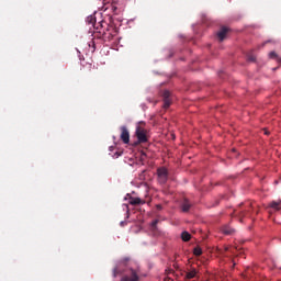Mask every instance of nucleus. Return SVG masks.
<instances>
[{"mask_svg": "<svg viewBox=\"0 0 281 281\" xmlns=\"http://www.w3.org/2000/svg\"><path fill=\"white\" fill-rule=\"evenodd\" d=\"M121 225H124V222H121Z\"/></svg>", "mask_w": 281, "mask_h": 281, "instance_id": "5701e85b", "label": "nucleus"}, {"mask_svg": "<svg viewBox=\"0 0 281 281\" xmlns=\"http://www.w3.org/2000/svg\"><path fill=\"white\" fill-rule=\"evenodd\" d=\"M159 223V220H155L151 222V229H157V224Z\"/></svg>", "mask_w": 281, "mask_h": 281, "instance_id": "dca6fc26", "label": "nucleus"}, {"mask_svg": "<svg viewBox=\"0 0 281 281\" xmlns=\"http://www.w3.org/2000/svg\"><path fill=\"white\" fill-rule=\"evenodd\" d=\"M158 181L164 184L168 181V169L161 167L157 170Z\"/></svg>", "mask_w": 281, "mask_h": 281, "instance_id": "7ed1b4c3", "label": "nucleus"}, {"mask_svg": "<svg viewBox=\"0 0 281 281\" xmlns=\"http://www.w3.org/2000/svg\"><path fill=\"white\" fill-rule=\"evenodd\" d=\"M140 159H146V153L142 151Z\"/></svg>", "mask_w": 281, "mask_h": 281, "instance_id": "a211bd4d", "label": "nucleus"}, {"mask_svg": "<svg viewBox=\"0 0 281 281\" xmlns=\"http://www.w3.org/2000/svg\"><path fill=\"white\" fill-rule=\"evenodd\" d=\"M268 207L274 210V212H280L281 210V201H272L269 203Z\"/></svg>", "mask_w": 281, "mask_h": 281, "instance_id": "6e6552de", "label": "nucleus"}, {"mask_svg": "<svg viewBox=\"0 0 281 281\" xmlns=\"http://www.w3.org/2000/svg\"><path fill=\"white\" fill-rule=\"evenodd\" d=\"M131 205H142V199L134 198L130 201Z\"/></svg>", "mask_w": 281, "mask_h": 281, "instance_id": "4468645a", "label": "nucleus"}, {"mask_svg": "<svg viewBox=\"0 0 281 281\" xmlns=\"http://www.w3.org/2000/svg\"><path fill=\"white\" fill-rule=\"evenodd\" d=\"M228 29L227 27H222L221 31L217 33V38L220 41H225V36H227Z\"/></svg>", "mask_w": 281, "mask_h": 281, "instance_id": "9d476101", "label": "nucleus"}, {"mask_svg": "<svg viewBox=\"0 0 281 281\" xmlns=\"http://www.w3.org/2000/svg\"><path fill=\"white\" fill-rule=\"evenodd\" d=\"M248 60H250L251 63L256 61V57H248Z\"/></svg>", "mask_w": 281, "mask_h": 281, "instance_id": "6ab92c4d", "label": "nucleus"}, {"mask_svg": "<svg viewBox=\"0 0 281 281\" xmlns=\"http://www.w3.org/2000/svg\"><path fill=\"white\" fill-rule=\"evenodd\" d=\"M146 122L140 121L138 122L137 126H136V132L135 135L138 139V144H146V142H148V131H146Z\"/></svg>", "mask_w": 281, "mask_h": 281, "instance_id": "f03ea898", "label": "nucleus"}, {"mask_svg": "<svg viewBox=\"0 0 281 281\" xmlns=\"http://www.w3.org/2000/svg\"><path fill=\"white\" fill-rule=\"evenodd\" d=\"M267 43H268V42L263 43V44H262V47H265V45H267Z\"/></svg>", "mask_w": 281, "mask_h": 281, "instance_id": "4be33fe9", "label": "nucleus"}, {"mask_svg": "<svg viewBox=\"0 0 281 281\" xmlns=\"http://www.w3.org/2000/svg\"><path fill=\"white\" fill-rule=\"evenodd\" d=\"M251 212H254V204L247 202L244 207L243 204L239 205V210L234 211V215L238 216L240 223H243V218L251 217Z\"/></svg>", "mask_w": 281, "mask_h": 281, "instance_id": "f257e3e1", "label": "nucleus"}, {"mask_svg": "<svg viewBox=\"0 0 281 281\" xmlns=\"http://www.w3.org/2000/svg\"><path fill=\"white\" fill-rule=\"evenodd\" d=\"M112 11H113V12H116V11H117V7L112 5Z\"/></svg>", "mask_w": 281, "mask_h": 281, "instance_id": "aec40b11", "label": "nucleus"}, {"mask_svg": "<svg viewBox=\"0 0 281 281\" xmlns=\"http://www.w3.org/2000/svg\"><path fill=\"white\" fill-rule=\"evenodd\" d=\"M117 273H120V270H117V268H114V270H113L114 278H117Z\"/></svg>", "mask_w": 281, "mask_h": 281, "instance_id": "f3484780", "label": "nucleus"}, {"mask_svg": "<svg viewBox=\"0 0 281 281\" xmlns=\"http://www.w3.org/2000/svg\"><path fill=\"white\" fill-rule=\"evenodd\" d=\"M121 139L123 144H128V142H131V133L126 126H121Z\"/></svg>", "mask_w": 281, "mask_h": 281, "instance_id": "20e7f679", "label": "nucleus"}, {"mask_svg": "<svg viewBox=\"0 0 281 281\" xmlns=\"http://www.w3.org/2000/svg\"><path fill=\"white\" fill-rule=\"evenodd\" d=\"M190 207H192V203L190 202V200L184 198L182 203H181L182 212H190Z\"/></svg>", "mask_w": 281, "mask_h": 281, "instance_id": "0eeeda50", "label": "nucleus"}, {"mask_svg": "<svg viewBox=\"0 0 281 281\" xmlns=\"http://www.w3.org/2000/svg\"><path fill=\"white\" fill-rule=\"evenodd\" d=\"M223 234H225L226 236H232V234H234V228L229 227V226H224L222 228Z\"/></svg>", "mask_w": 281, "mask_h": 281, "instance_id": "9b49d317", "label": "nucleus"}, {"mask_svg": "<svg viewBox=\"0 0 281 281\" xmlns=\"http://www.w3.org/2000/svg\"><path fill=\"white\" fill-rule=\"evenodd\" d=\"M193 254L194 256H201L203 254V250L201 249V247H195L193 249Z\"/></svg>", "mask_w": 281, "mask_h": 281, "instance_id": "2eb2a0df", "label": "nucleus"}, {"mask_svg": "<svg viewBox=\"0 0 281 281\" xmlns=\"http://www.w3.org/2000/svg\"><path fill=\"white\" fill-rule=\"evenodd\" d=\"M256 214H258V211H256Z\"/></svg>", "mask_w": 281, "mask_h": 281, "instance_id": "b1692460", "label": "nucleus"}, {"mask_svg": "<svg viewBox=\"0 0 281 281\" xmlns=\"http://www.w3.org/2000/svg\"><path fill=\"white\" fill-rule=\"evenodd\" d=\"M198 273H199V271H196V269H194V268L191 269L190 271H188L186 273V280H192V279L196 278Z\"/></svg>", "mask_w": 281, "mask_h": 281, "instance_id": "1a4fd4ad", "label": "nucleus"}, {"mask_svg": "<svg viewBox=\"0 0 281 281\" xmlns=\"http://www.w3.org/2000/svg\"><path fill=\"white\" fill-rule=\"evenodd\" d=\"M269 58H272L274 60H278V63H281V58L278 56L277 52H270Z\"/></svg>", "mask_w": 281, "mask_h": 281, "instance_id": "ddd939ff", "label": "nucleus"}, {"mask_svg": "<svg viewBox=\"0 0 281 281\" xmlns=\"http://www.w3.org/2000/svg\"><path fill=\"white\" fill-rule=\"evenodd\" d=\"M156 207H157V210H162L161 204H158Z\"/></svg>", "mask_w": 281, "mask_h": 281, "instance_id": "412c9836", "label": "nucleus"}, {"mask_svg": "<svg viewBox=\"0 0 281 281\" xmlns=\"http://www.w3.org/2000/svg\"><path fill=\"white\" fill-rule=\"evenodd\" d=\"M170 91L164 90L162 100H164V109H170V104H172V100L170 99Z\"/></svg>", "mask_w": 281, "mask_h": 281, "instance_id": "39448f33", "label": "nucleus"}, {"mask_svg": "<svg viewBox=\"0 0 281 281\" xmlns=\"http://www.w3.org/2000/svg\"><path fill=\"white\" fill-rule=\"evenodd\" d=\"M192 238V235H190V233H188V232H182V234H181V239L184 241V243H188V241H190V239Z\"/></svg>", "mask_w": 281, "mask_h": 281, "instance_id": "f8f14e48", "label": "nucleus"}, {"mask_svg": "<svg viewBox=\"0 0 281 281\" xmlns=\"http://www.w3.org/2000/svg\"><path fill=\"white\" fill-rule=\"evenodd\" d=\"M121 281H139V276L135 270L131 269L130 274L122 277Z\"/></svg>", "mask_w": 281, "mask_h": 281, "instance_id": "423d86ee", "label": "nucleus"}]
</instances>
